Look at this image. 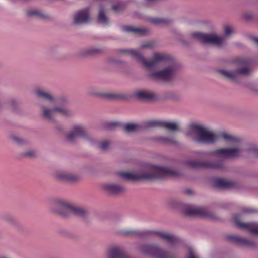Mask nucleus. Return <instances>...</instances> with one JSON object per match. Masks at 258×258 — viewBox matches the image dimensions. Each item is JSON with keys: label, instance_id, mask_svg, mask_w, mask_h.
Returning <instances> with one entry per match:
<instances>
[{"label": "nucleus", "instance_id": "obj_3", "mask_svg": "<svg viewBox=\"0 0 258 258\" xmlns=\"http://www.w3.org/2000/svg\"><path fill=\"white\" fill-rule=\"evenodd\" d=\"M185 136L199 144H212L218 136L206 125L198 122L189 123L185 131Z\"/></svg>", "mask_w": 258, "mask_h": 258}, {"label": "nucleus", "instance_id": "obj_20", "mask_svg": "<svg viewBox=\"0 0 258 258\" xmlns=\"http://www.w3.org/2000/svg\"><path fill=\"white\" fill-rule=\"evenodd\" d=\"M149 124L150 126H162L171 131H175L177 128V124L172 122H162L157 120H153L151 121Z\"/></svg>", "mask_w": 258, "mask_h": 258}, {"label": "nucleus", "instance_id": "obj_29", "mask_svg": "<svg viewBox=\"0 0 258 258\" xmlns=\"http://www.w3.org/2000/svg\"><path fill=\"white\" fill-rule=\"evenodd\" d=\"M157 141L162 143H170L173 144H176L177 142L171 138L166 137H159L157 139Z\"/></svg>", "mask_w": 258, "mask_h": 258}, {"label": "nucleus", "instance_id": "obj_35", "mask_svg": "<svg viewBox=\"0 0 258 258\" xmlns=\"http://www.w3.org/2000/svg\"><path fill=\"white\" fill-rule=\"evenodd\" d=\"M187 258H198L192 247H190L188 248V255Z\"/></svg>", "mask_w": 258, "mask_h": 258}, {"label": "nucleus", "instance_id": "obj_28", "mask_svg": "<svg viewBox=\"0 0 258 258\" xmlns=\"http://www.w3.org/2000/svg\"><path fill=\"white\" fill-rule=\"evenodd\" d=\"M27 15L29 16H36L41 19H45L47 16L40 11L37 10H31L27 12Z\"/></svg>", "mask_w": 258, "mask_h": 258}, {"label": "nucleus", "instance_id": "obj_34", "mask_svg": "<svg viewBox=\"0 0 258 258\" xmlns=\"http://www.w3.org/2000/svg\"><path fill=\"white\" fill-rule=\"evenodd\" d=\"M110 144V142L108 141H104L99 144V148L103 151L107 150L108 147Z\"/></svg>", "mask_w": 258, "mask_h": 258}, {"label": "nucleus", "instance_id": "obj_17", "mask_svg": "<svg viewBox=\"0 0 258 258\" xmlns=\"http://www.w3.org/2000/svg\"><path fill=\"white\" fill-rule=\"evenodd\" d=\"M108 258H130L119 247L114 246L109 249L107 253Z\"/></svg>", "mask_w": 258, "mask_h": 258}, {"label": "nucleus", "instance_id": "obj_44", "mask_svg": "<svg viewBox=\"0 0 258 258\" xmlns=\"http://www.w3.org/2000/svg\"><path fill=\"white\" fill-rule=\"evenodd\" d=\"M253 40L256 43L258 44V38L254 37L253 38Z\"/></svg>", "mask_w": 258, "mask_h": 258}, {"label": "nucleus", "instance_id": "obj_41", "mask_svg": "<svg viewBox=\"0 0 258 258\" xmlns=\"http://www.w3.org/2000/svg\"><path fill=\"white\" fill-rule=\"evenodd\" d=\"M135 232H133V231H123L122 232V233L123 234H125V235H127V234H129L130 233H134Z\"/></svg>", "mask_w": 258, "mask_h": 258}, {"label": "nucleus", "instance_id": "obj_33", "mask_svg": "<svg viewBox=\"0 0 258 258\" xmlns=\"http://www.w3.org/2000/svg\"><path fill=\"white\" fill-rule=\"evenodd\" d=\"M154 43L153 41L147 42L142 43L141 45L140 48L143 49L144 48H152L154 46Z\"/></svg>", "mask_w": 258, "mask_h": 258}, {"label": "nucleus", "instance_id": "obj_22", "mask_svg": "<svg viewBox=\"0 0 258 258\" xmlns=\"http://www.w3.org/2000/svg\"><path fill=\"white\" fill-rule=\"evenodd\" d=\"M135 96L139 99L145 100H153L156 98V95L149 91H139L135 93Z\"/></svg>", "mask_w": 258, "mask_h": 258}, {"label": "nucleus", "instance_id": "obj_13", "mask_svg": "<svg viewBox=\"0 0 258 258\" xmlns=\"http://www.w3.org/2000/svg\"><path fill=\"white\" fill-rule=\"evenodd\" d=\"M146 234L156 235L166 241L170 245L175 244L178 241V239L176 236L167 232L158 231H148Z\"/></svg>", "mask_w": 258, "mask_h": 258}, {"label": "nucleus", "instance_id": "obj_31", "mask_svg": "<svg viewBox=\"0 0 258 258\" xmlns=\"http://www.w3.org/2000/svg\"><path fill=\"white\" fill-rule=\"evenodd\" d=\"M160 1L161 0H145L144 5L147 7H152L158 4Z\"/></svg>", "mask_w": 258, "mask_h": 258}, {"label": "nucleus", "instance_id": "obj_42", "mask_svg": "<svg viewBox=\"0 0 258 258\" xmlns=\"http://www.w3.org/2000/svg\"><path fill=\"white\" fill-rule=\"evenodd\" d=\"M243 212L246 213H250L252 212L251 210L249 209H244Z\"/></svg>", "mask_w": 258, "mask_h": 258}, {"label": "nucleus", "instance_id": "obj_43", "mask_svg": "<svg viewBox=\"0 0 258 258\" xmlns=\"http://www.w3.org/2000/svg\"><path fill=\"white\" fill-rule=\"evenodd\" d=\"M185 192L187 194H191L192 193V191L190 189H187L185 191Z\"/></svg>", "mask_w": 258, "mask_h": 258}, {"label": "nucleus", "instance_id": "obj_14", "mask_svg": "<svg viewBox=\"0 0 258 258\" xmlns=\"http://www.w3.org/2000/svg\"><path fill=\"white\" fill-rule=\"evenodd\" d=\"M238 216V215H235L233 218L235 220L236 225L240 228L246 230L250 233L258 235V224L241 223L237 220Z\"/></svg>", "mask_w": 258, "mask_h": 258}, {"label": "nucleus", "instance_id": "obj_45", "mask_svg": "<svg viewBox=\"0 0 258 258\" xmlns=\"http://www.w3.org/2000/svg\"><path fill=\"white\" fill-rule=\"evenodd\" d=\"M27 155L31 156V155H33V153H31V152H28V153H27Z\"/></svg>", "mask_w": 258, "mask_h": 258}, {"label": "nucleus", "instance_id": "obj_5", "mask_svg": "<svg viewBox=\"0 0 258 258\" xmlns=\"http://www.w3.org/2000/svg\"><path fill=\"white\" fill-rule=\"evenodd\" d=\"M55 204L57 207L66 211V214L62 212H59V214L63 217H67L70 214L84 217L88 214L87 210L84 208L75 206L63 200H58Z\"/></svg>", "mask_w": 258, "mask_h": 258}, {"label": "nucleus", "instance_id": "obj_48", "mask_svg": "<svg viewBox=\"0 0 258 258\" xmlns=\"http://www.w3.org/2000/svg\"><path fill=\"white\" fill-rule=\"evenodd\" d=\"M107 1H108L109 0H106Z\"/></svg>", "mask_w": 258, "mask_h": 258}, {"label": "nucleus", "instance_id": "obj_8", "mask_svg": "<svg viewBox=\"0 0 258 258\" xmlns=\"http://www.w3.org/2000/svg\"><path fill=\"white\" fill-rule=\"evenodd\" d=\"M175 74V67H170L161 71L150 73L149 76L154 79L169 81L173 79Z\"/></svg>", "mask_w": 258, "mask_h": 258}, {"label": "nucleus", "instance_id": "obj_38", "mask_svg": "<svg viewBox=\"0 0 258 258\" xmlns=\"http://www.w3.org/2000/svg\"><path fill=\"white\" fill-rule=\"evenodd\" d=\"M13 141L18 144H21L22 143V140L18 137H13Z\"/></svg>", "mask_w": 258, "mask_h": 258}, {"label": "nucleus", "instance_id": "obj_39", "mask_svg": "<svg viewBox=\"0 0 258 258\" xmlns=\"http://www.w3.org/2000/svg\"><path fill=\"white\" fill-rule=\"evenodd\" d=\"M98 51V49H93V48H90L87 50V53L88 54H94Z\"/></svg>", "mask_w": 258, "mask_h": 258}, {"label": "nucleus", "instance_id": "obj_40", "mask_svg": "<svg viewBox=\"0 0 258 258\" xmlns=\"http://www.w3.org/2000/svg\"><path fill=\"white\" fill-rule=\"evenodd\" d=\"M116 124L115 122H111L108 124V128H111L112 126H115Z\"/></svg>", "mask_w": 258, "mask_h": 258}, {"label": "nucleus", "instance_id": "obj_25", "mask_svg": "<svg viewBox=\"0 0 258 258\" xmlns=\"http://www.w3.org/2000/svg\"><path fill=\"white\" fill-rule=\"evenodd\" d=\"M123 30L128 32H134L140 34H144L147 32V30L142 28H135L132 26H124L123 27Z\"/></svg>", "mask_w": 258, "mask_h": 258}, {"label": "nucleus", "instance_id": "obj_19", "mask_svg": "<svg viewBox=\"0 0 258 258\" xmlns=\"http://www.w3.org/2000/svg\"><path fill=\"white\" fill-rule=\"evenodd\" d=\"M35 93L39 99L50 102H53L55 100L54 97L51 94L44 90L37 89L35 90Z\"/></svg>", "mask_w": 258, "mask_h": 258}, {"label": "nucleus", "instance_id": "obj_9", "mask_svg": "<svg viewBox=\"0 0 258 258\" xmlns=\"http://www.w3.org/2000/svg\"><path fill=\"white\" fill-rule=\"evenodd\" d=\"M219 72L224 77L231 80H236L241 75H247L250 72V70L247 67H243L241 69L235 70H219Z\"/></svg>", "mask_w": 258, "mask_h": 258}, {"label": "nucleus", "instance_id": "obj_24", "mask_svg": "<svg viewBox=\"0 0 258 258\" xmlns=\"http://www.w3.org/2000/svg\"><path fill=\"white\" fill-rule=\"evenodd\" d=\"M54 113H58L65 116L70 115V111L66 107L64 104L61 106H57L53 107Z\"/></svg>", "mask_w": 258, "mask_h": 258}, {"label": "nucleus", "instance_id": "obj_30", "mask_svg": "<svg viewBox=\"0 0 258 258\" xmlns=\"http://www.w3.org/2000/svg\"><path fill=\"white\" fill-rule=\"evenodd\" d=\"M125 130L127 132H133L137 131L139 126L135 123H127L124 126Z\"/></svg>", "mask_w": 258, "mask_h": 258}, {"label": "nucleus", "instance_id": "obj_10", "mask_svg": "<svg viewBox=\"0 0 258 258\" xmlns=\"http://www.w3.org/2000/svg\"><path fill=\"white\" fill-rule=\"evenodd\" d=\"M184 213L187 216H198L206 217L211 216L208 210L203 207L189 206L184 209Z\"/></svg>", "mask_w": 258, "mask_h": 258}, {"label": "nucleus", "instance_id": "obj_36", "mask_svg": "<svg viewBox=\"0 0 258 258\" xmlns=\"http://www.w3.org/2000/svg\"><path fill=\"white\" fill-rule=\"evenodd\" d=\"M224 32L226 35H229L232 33V28L228 26H226L224 27Z\"/></svg>", "mask_w": 258, "mask_h": 258}, {"label": "nucleus", "instance_id": "obj_21", "mask_svg": "<svg viewBox=\"0 0 258 258\" xmlns=\"http://www.w3.org/2000/svg\"><path fill=\"white\" fill-rule=\"evenodd\" d=\"M227 239L230 241L240 245L250 246H253L254 245V244L252 241L236 235L228 236L227 237Z\"/></svg>", "mask_w": 258, "mask_h": 258}, {"label": "nucleus", "instance_id": "obj_11", "mask_svg": "<svg viewBox=\"0 0 258 258\" xmlns=\"http://www.w3.org/2000/svg\"><path fill=\"white\" fill-rule=\"evenodd\" d=\"M90 18L89 10L85 9L77 11L73 16V23L76 25L85 24L88 22Z\"/></svg>", "mask_w": 258, "mask_h": 258}, {"label": "nucleus", "instance_id": "obj_23", "mask_svg": "<svg viewBox=\"0 0 258 258\" xmlns=\"http://www.w3.org/2000/svg\"><path fill=\"white\" fill-rule=\"evenodd\" d=\"M97 21L98 23L104 26H107L109 24V20L105 15L104 8L102 5L100 7Z\"/></svg>", "mask_w": 258, "mask_h": 258}, {"label": "nucleus", "instance_id": "obj_26", "mask_svg": "<svg viewBox=\"0 0 258 258\" xmlns=\"http://www.w3.org/2000/svg\"><path fill=\"white\" fill-rule=\"evenodd\" d=\"M43 115L48 119H52L53 115L55 114L53 108H49L46 107H43Z\"/></svg>", "mask_w": 258, "mask_h": 258}, {"label": "nucleus", "instance_id": "obj_12", "mask_svg": "<svg viewBox=\"0 0 258 258\" xmlns=\"http://www.w3.org/2000/svg\"><path fill=\"white\" fill-rule=\"evenodd\" d=\"M87 137L84 127L80 124H76L72 127V131L68 135L67 139L72 142L79 138H85Z\"/></svg>", "mask_w": 258, "mask_h": 258}, {"label": "nucleus", "instance_id": "obj_6", "mask_svg": "<svg viewBox=\"0 0 258 258\" xmlns=\"http://www.w3.org/2000/svg\"><path fill=\"white\" fill-rule=\"evenodd\" d=\"M191 37L201 42L214 44L218 46L222 45L225 40V37L223 36H219L214 34H207L199 32L192 33Z\"/></svg>", "mask_w": 258, "mask_h": 258}, {"label": "nucleus", "instance_id": "obj_37", "mask_svg": "<svg viewBox=\"0 0 258 258\" xmlns=\"http://www.w3.org/2000/svg\"><path fill=\"white\" fill-rule=\"evenodd\" d=\"M122 7L120 5L113 6L112 7V9L115 12H119L122 10Z\"/></svg>", "mask_w": 258, "mask_h": 258}, {"label": "nucleus", "instance_id": "obj_2", "mask_svg": "<svg viewBox=\"0 0 258 258\" xmlns=\"http://www.w3.org/2000/svg\"><path fill=\"white\" fill-rule=\"evenodd\" d=\"M120 176L126 180L135 181L142 179H163L167 177H178L180 172L175 168L148 164L142 172H120Z\"/></svg>", "mask_w": 258, "mask_h": 258}, {"label": "nucleus", "instance_id": "obj_1", "mask_svg": "<svg viewBox=\"0 0 258 258\" xmlns=\"http://www.w3.org/2000/svg\"><path fill=\"white\" fill-rule=\"evenodd\" d=\"M222 138L227 143L236 145L232 148H221L212 151H193L191 154L195 157L211 156L216 160L215 161L206 160L198 161H187L185 164L191 168L204 167L215 170H222L225 168L224 160L240 157L242 156L244 150L240 146V140L232 135L223 133Z\"/></svg>", "mask_w": 258, "mask_h": 258}, {"label": "nucleus", "instance_id": "obj_47", "mask_svg": "<svg viewBox=\"0 0 258 258\" xmlns=\"http://www.w3.org/2000/svg\"><path fill=\"white\" fill-rule=\"evenodd\" d=\"M60 102H61V100H58L57 101L56 103H60Z\"/></svg>", "mask_w": 258, "mask_h": 258}, {"label": "nucleus", "instance_id": "obj_4", "mask_svg": "<svg viewBox=\"0 0 258 258\" xmlns=\"http://www.w3.org/2000/svg\"><path fill=\"white\" fill-rule=\"evenodd\" d=\"M119 51L123 54L131 55L141 62L145 67L148 69L154 67L158 62L163 61L167 58V56L163 54L155 53L153 55V60L150 61L147 60L141 54L136 50L121 49Z\"/></svg>", "mask_w": 258, "mask_h": 258}, {"label": "nucleus", "instance_id": "obj_16", "mask_svg": "<svg viewBox=\"0 0 258 258\" xmlns=\"http://www.w3.org/2000/svg\"><path fill=\"white\" fill-rule=\"evenodd\" d=\"M55 176L59 180L68 182H74L78 180L79 179V177L77 175L64 171H58L56 172Z\"/></svg>", "mask_w": 258, "mask_h": 258}, {"label": "nucleus", "instance_id": "obj_7", "mask_svg": "<svg viewBox=\"0 0 258 258\" xmlns=\"http://www.w3.org/2000/svg\"><path fill=\"white\" fill-rule=\"evenodd\" d=\"M142 253L154 258H172L170 253L155 245H144L141 248Z\"/></svg>", "mask_w": 258, "mask_h": 258}, {"label": "nucleus", "instance_id": "obj_27", "mask_svg": "<svg viewBox=\"0 0 258 258\" xmlns=\"http://www.w3.org/2000/svg\"><path fill=\"white\" fill-rule=\"evenodd\" d=\"M150 21L151 23L158 25H164L170 22L168 19L160 18H151Z\"/></svg>", "mask_w": 258, "mask_h": 258}, {"label": "nucleus", "instance_id": "obj_46", "mask_svg": "<svg viewBox=\"0 0 258 258\" xmlns=\"http://www.w3.org/2000/svg\"><path fill=\"white\" fill-rule=\"evenodd\" d=\"M112 95L111 94H108L107 95V96L108 97H112Z\"/></svg>", "mask_w": 258, "mask_h": 258}, {"label": "nucleus", "instance_id": "obj_32", "mask_svg": "<svg viewBox=\"0 0 258 258\" xmlns=\"http://www.w3.org/2000/svg\"><path fill=\"white\" fill-rule=\"evenodd\" d=\"M247 150L249 151L253 156L258 157V148L255 146H249Z\"/></svg>", "mask_w": 258, "mask_h": 258}, {"label": "nucleus", "instance_id": "obj_15", "mask_svg": "<svg viewBox=\"0 0 258 258\" xmlns=\"http://www.w3.org/2000/svg\"><path fill=\"white\" fill-rule=\"evenodd\" d=\"M214 186L222 189H229L234 188L236 183L231 181H228L220 178H216L214 180Z\"/></svg>", "mask_w": 258, "mask_h": 258}, {"label": "nucleus", "instance_id": "obj_18", "mask_svg": "<svg viewBox=\"0 0 258 258\" xmlns=\"http://www.w3.org/2000/svg\"><path fill=\"white\" fill-rule=\"evenodd\" d=\"M103 187L105 191L112 194H118L125 191L123 187L115 184H105Z\"/></svg>", "mask_w": 258, "mask_h": 258}]
</instances>
